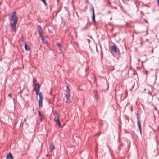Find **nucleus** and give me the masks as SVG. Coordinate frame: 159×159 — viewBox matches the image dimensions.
<instances>
[{
  "mask_svg": "<svg viewBox=\"0 0 159 159\" xmlns=\"http://www.w3.org/2000/svg\"><path fill=\"white\" fill-rule=\"evenodd\" d=\"M18 17L16 15V13L15 11H14L12 14V16L11 18L12 21L13 22H10V26L11 28L14 31L16 30V26L18 21Z\"/></svg>",
  "mask_w": 159,
  "mask_h": 159,
  "instance_id": "nucleus-1",
  "label": "nucleus"
},
{
  "mask_svg": "<svg viewBox=\"0 0 159 159\" xmlns=\"http://www.w3.org/2000/svg\"><path fill=\"white\" fill-rule=\"evenodd\" d=\"M37 30H38L39 34L40 37L41 38L42 42L44 44H47L48 43L46 40L45 39L43 35V30L42 27L40 25H38L37 27Z\"/></svg>",
  "mask_w": 159,
  "mask_h": 159,
  "instance_id": "nucleus-2",
  "label": "nucleus"
},
{
  "mask_svg": "<svg viewBox=\"0 0 159 159\" xmlns=\"http://www.w3.org/2000/svg\"><path fill=\"white\" fill-rule=\"evenodd\" d=\"M55 116L54 120L56 123L58 125L59 127H61V123L60 121V117L58 116L57 113L56 111H54L53 112Z\"/></svg>",
  "mask_w": 159,
  "mask_h": 159,
  "instance_id": "nucleus-3",
  "label": "nucleus"
},
{
  "mask_svg": "<svg viewBox=\"0 0 159 159\" xmlns=\"http://www.w3.org/2000/svg\"><path fill=\"white\" fill-rule=\"evenodd\" d=\"M65 96L66 99V102L67 103H70L71 102L69 99V97L70 96V91H66L65 93Z\"/></svg>",
  "mask_w": 159,
  "mask_h": 159,
  "instance_id": "nucleus-4",
  "label": "nucleus"
},
{
  "mask_svg": "<svg viewBox=\"0 0 159 159\" xmlns=\"http://www.w3.org/2000/svg\"><path fill=\"white\" fill-rule=\"evenodd\" d=\"M92 22H94L95 20V15L94 13V9L93 6L92 7Z\"/></svg>",
  "mask_w": 159,
  "mask_h": 159,
  "instance_id": "nucleus-5",
  "label": "nucleus"
},
{
  "mask_svg": "<svg viewBox=\"0 0 159 159\" xmlns=\"http://www.w3.org/2000/svg\"><path fill=\"white\" fill-rule=\"evenodd\" d=\"M6 159H14L13 156L11 153H9L7 155Z\"/></svg>",
  "mask_w": 159,
  "mask_h": 159,
  "instance_id": "nucleus-6",
  "label": "nucleus"
},
{
  "mask_svg": "<svg viewBox=\"0 0 159 159\" xmlns=\"http://www.w3.org/2000/svg\"><path fill=\"white\" fill-rule=\"evenodd\" d=\"M117 47L116 45L112 46L111 47V50L116 53L117 52Z\"/></svg>",
  "mask_w": 159,
  "mask_h": 159,
  "instance_id": "nucleus-7",
  "label": "nucleus"
},
{
  "mask_svg": "<svg viewBox=\"0 0 159 159\" xmlns=\"http://www.w3.org/2000/svg\"><path fill=\"white\" fill-rule=\"evenodd\" d=\"M40 89V86L38 83L35 84L34 86L35 90H39Z\"/></svg>",
  "mask_w": 159,
  "mask_h": 159,
  "instance_id": "nucleus-8",
  "label": "nucleus"
},
{
  "mask_svg": "<svg viewBox=\"0 0 159 159\" xmlns=\"http://www.w3.org/2000/svg\"><path fill=\"white\" fill-rule=\"evenodd\" d=\"M49 147L50 151H52L55 148L54 145L52 143L50 144Z\"/></svg>",
  "mask_w": 159,
  "mask_h": 159,
  "instance_id": "nucleus-9",
  "label": "nucleus"
},
{
  "mask_svg": "<svg viewBox=\"0 0 159 159\" xmlns=\"http://www.w3.org/2000/svg\"><path fill=\"white\" fill-rule=\"evenodd\" d=\"M144 91L146 93H148L151 96L153 97V96L152 94L149 91L148 89H145Z\"/></svg>",
  "mask_w": 159,
  "mask_h": 159,
  "instance_id": "nucleus-10",
  "label": "nucleus"
},
{
  "mask_svg": "<svg viewBox=\"0 0 159 159\" xmlns=\"http://www.w3.org/2000/svg\"><path fill=\"white\" fill-rule=\"evenodd\" d=\"M140 121L139 120V119H138V120L137 121V124L138 126V128H139V130L140 132H141V125L140 124Z\"/></svg>",
  "mask_w": 159,
  "mask_h": 159,
  "instance_id": "nucleus-11",
  "label": "nucleus"
},
{
  "mask_svg": "<svg viewBox=\"0 0 159 159\" xmlns=\"http://www.w3.org/2000/svg\"><path fill=\"white\" fill-rule=\"evenodd\" d=\"M25 49L26 50L29 51L30 49V47L28 46V44H26V43H25Z\"/></svg>",
  "mask_w": 159,
  "mask_h": 159,
  "instance_id": "nucleus-12",
  "label": "nucleus"
},
{
  "mask_svg": "<svg viewBox=\"0 0 159 159\" xmlns=\"http://www.w3.org/2000/svg\"><path fill=\"white\" fill-rule=\"evenodd\" d=\"M39 100H43V97L42 95V93L41 92H40L39 93Z\"/></svg>",
  "mask_w": 159,
  "mask_h": 159,
  "instance_id": "nucleus-13",
  "label": "nucleus"
},
{
  "mask_svg": "<svg viewBox=\"0 0 159 159\" xmlns=\"http://www.w3.org/2000/svg\"><path fill=\"white\" fill-rule=\"evenodd\" d=\"M43 100H39V105L40 107H42L43 106Z\"/></svg>",
  "mask_w": 159,
  "mask_h": 159,
  "instance_id": "nucleus-14",
  "label": "nucleus"
},
{
  "mask_svg": "<svg viewBox=\"0 0 159 159\" xmlns=\"http://www.w3.org/2000/svg\"><path fill=\"white\" fill-rule=\"evenodd\" d=\"M56 45H57L59 47V50L60 51V52H61V45L59 43H56Z\"/></svg>",
  "mask_w": 159,
  "mask_h": 159,
  "instance_id": "nucleus-15",
  "label": "nucleus"
},
{
  "mask_svg": "<svg viewBox=\"0 0 159 159\" xmlns=\"http://www.w3.org/2000/svg\"><path fill=\"white\" fill-rule=\"evenodd\" d=\"M38 113L39 115V116L40 117V121H42V116L41 114L40 113L39 111H38Z\"/></svg>",
  "mask_w": 159,
  "mask_h": 159,
  "instance_id": "nucleus-16",
  "label": "nucleus"
},
{
  "mask_svg": "<svg viewBox=\"0 0 159 159\" xmlns=\"http://www.w3.org/2000/svg\"><path fill=\"white\" fill-rule=\"evenodd\" d=\"M93 93H94V95H95V97L96 98H97V92L96 91L94 90L93 91Z\"/></svg>",
  "mask_w": 159,
  "mask_h": 159,
  "instance_id": "nucleus-17",
  "label": "nucleus"
},
{
  "mask_svg": "<svg viewBox=\"0 0 159 159\" xmlns=\"http://www.w3.org/2000/svg\"><path fill=\"white\" fill-rule=\"evenodd\" d=\"M36 91V95H38L39 94V90H35Z\"/></svg>",
  "mask_w": 159,
  "mask_h": 159,
  "instance_id": "nucleus-18",
  "label": "nucleus"
},
{
  "mask_svg": "<svg viewBox=\"0 0 159 159\" xmlns=\"http://www.w3.org/2000/svg\"><path fill=\"white\" fill-rule=\"evenodd\" d=\"M66 88H67V91H70V89L69 88V86L67 85L66 86Z\"/></svg>",
  "mask_w": 159,
  "mask_h": 159,
  "instance_id": "nucleus-19",
  "label": "nucleus"
},
{
  "mask_svg": "<svg viewBox=\"0 0 159 159\" xmlns=\"http://www.w3.org/2000/svg\"><path fill=\"white\" fill-rule=\"evenodd\" d=\"M23 91L20 90V92H19V93L20 95V96H21V94L22 93Z\"/></svg>",
  "mask_w": 159,
  "mask_h": 159,
  "instance_id": "nucleus-20",
  "label": "nucleus"
},
{
  "mask_svg": "<svg viewBox=\"0 0 159 159\" xmlns=\"http://www.w3.org/2000/svg\"><path fill=\"white\" fill-rule=\"evenodd\" d=\"M157 3L158 5L159 6V0H157Z\"/></svg>",
  "mask_w": 159,
  "mask_h": 159,
  "instance_id": "nucleus-21",
  "label": "nucleus"
},
{
  "mask_svg": "<svg viewBox=\"0 0 159 159\" xmlns=\"http://www.w3.org/2000/svg\"><path fill=\"white\" fill-rule=\"evenodd\" d=\"M8 96H9V97H12V95L11 94H9L8 95Z\"/></svg>",
  "mask_w": 159,
  "mask_h": 159,
  "instance_id": "nucleus-22",
  "label": "nucleus"
},
{
  "mask_svg": "<svg viewBox=\"0 0 159 159\" xmlns=\"http://www.w3.org/2000/svg\"><path fill=\"white\" fill-rule=\"evenodd\" d=\"M140 61V59L139 58L138 60V62H139Z\"/></svg>",
  "mask_w": 159,
  "mask_h": 159,
  "instance_id": "nucleus-23",
  "label": "nucleus"
},
{
  "mask_svg": "<svg viewBox=\"0 0 159 159\" xmlns=\"http://www.w3.org/2000/svg\"><path fill=\"white\" fill-rule=\"evenodd\" d=\"M153 49H152V53H153Z\"/></svg>",
  "mask_w": 159,
  "mask_h": 159,
  "instance_id": "nucleus-24",
  "label": "nucleus"
},
{
  "mask_svg": "<svg viewBox=\"0 0 159 159\" xmlns=\"http://www.w3.org/2000/svg\"><path fill=\"white\" fill-rule=\"evenodd\" d=\"M49 93H50V94H51V92H50Z\"/></svg>",
  "mask_w": 159,
  "mask_h": 159,
  "instance_id": "nucleus-25",
  "label": "nucleus"
}]
</instances>
